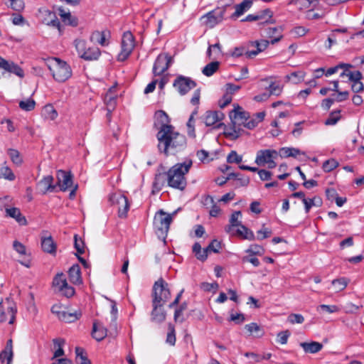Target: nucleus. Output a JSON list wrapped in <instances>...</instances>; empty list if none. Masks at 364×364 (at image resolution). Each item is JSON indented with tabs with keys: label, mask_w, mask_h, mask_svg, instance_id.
Masks as SVG:
<instances>
[{
	"label": "nucleus",
	"mask_w": 364,
	"mask_h": 364,
	"mask_svg": "<svg viewBox=\"0 0 364 364\" xmlns=\"http://www.w3.org/2000/svg\"><path fill=\"white\" fill-rule=\"evenodd\" d=\"M107 329L99 322H94L92 331V337L98 341L103 340L107 336Z\"/></svg>",
	"instance_id": "a878e982"
},
{
	"label": "nucleus",
	"mask_w": 364,
	"mask_h": 364,
	"mask_svg": "<svg viewBox=\"0 0 364 364\" xmlns=\"http://www.w3.org/2000/svg\"><path fill=\"white\" fill-rule=\"evenodd\" d=\"M81 315L80 311H75V313L63 311L60 316V319L67 323H72L79 319Z\"/></svg>",
	"instance_id": "e433bc0d"
},
{
	"label": "nucleus",
	"mask_w": 364,
	"mask_h": 364,
	"mask_svg": "<svg viewBox=\"0 0 364 364\" xmlns=\"http://www.w3.org/2000/svg\"><path fill=\"white\" fill-rule=\"evenodd\" d=\"M252 6L250 2L245 0L239 4L235 6V11L232 14V18H236L242 16L245 12L248 11Z\"/></svg>",
	"instance_id": "72a5a7b5"
},
{
	"label": "nucleus",
	"mask_w": 364,
	"mask_h": 364,
	"mask_svg": "<svg viewBox=\"0 0 364 364\" xmlns=\"http://www.w3.org/2000/svg\"><path fill=\"white\" fill-rule=\"evenodd\" d=\"M221 248V243L218 241L217 240H213L209 245L206 247V250H208V253L213 252L215 253L219 252Z\"/></svg>",
	"instance_id": "e2e57ef3"
},
{
	"label": "nucleus",
	"mask_w": 364,
	"mask_h": 364,
	"mask_svg": "<svg viewBox=\"0 0 364 364\" xmlns=\"http://www.w3.org/2000/svg\"><path fill=\"white\" fill-rule=\"evenodd\" d=\"M338 166V162L334 159H331L323 162L322 168L325 172H330L335 169Z\"/></svg>",
	"instance_id": "09e8293b"
},
{
	"label": "nucleus",
	"mask_w": 364,
	"mask_h": 364,
	"mask_svg": "<svg viewBox=\"0 0 364 364\" xmlns=\"http://www.w3.org/2000/svg\"><path fill=\"white\" fill-rule=\"evenodd\" d=\"M220 63L213 61L207 64L203 69L202 73L204 75L210 77L213 75L219 68Z\"/></svg>",
	"instance_id": "4c0bfd02"
},
{
	"label": "nucleus",
	"mask_w": 364,
	"mask_h": 364,
	"mask_svg": "<svg viewBox=\"0 0 364 364\" xmlns=\"http://www.w3.org/2000/svg\"><path fill=\"white\" fill-rule=\"evenodd\" d=\"M348 284V280L345 277L333 279L332 284L334 287L336 291H341L346 289Z\"/></svg>",
	"instance_id": "79ce46f5"
},
{
	"label": "nucleus",
	"mask_w": 364,
	"mask_h": 364,
	"mask_svg": "<svg viewBox=\"0 0 364 364\" xmlns=\"http://www.w3.org/2000/svg\"><path fill=\"white\" fill-rule=\"evenodd\" d=\"M3 308L2 302L0 301V322L8 321L9 323H13L15 319L16 310L12 306H8L6 311H4Z\"/></svg>",
	"instance_id": "412c9836"
},
{
	"label": "nucleus",
	"mask_w": 364,
	"mask_h": 364,
	"mask_svg": "<svg viewBox=\"0 0 364 364\" xmlns=\"http://www.w3.org/2000/svg\"><path fill=\"white\" fill-rule=\"evenodd\" d=\"M272 16V12L270 9H267L262 11L258 12L256 14L247 15L242 21H255L259 20H263L264 23L269 22V18Z\"/></svg>",
	"instance_id": "a211bd4d"
},
{
	"label": "nucleus",
	"mask_w": 364,
	"mask_h": 364,
	"mask_svg": "<svg viewBox=\"0 0 364 364\" xmlns=\"http://www.w3.org/2000/svg\"><path fill=\"white\" fill-rule=\"evenodd\" d=\"M69 280L73 284H80L82 282L80 267L77 264H73L68 270Z\"/></svg>",
	"instance_id": "5701e85b"
},
{
	"label": "nucleus",
	"mask_w": 364,
	"mask_h": 364,
	"mask_svg": "<svg viewBox=\"0 0 364 364\" xmlns=\"http://www.w3.org/2000/svg\"><path fill=\"white\" fill-rule=\"evenodd\" d=\"M257 234L258 240H264L271 236L272 231L270 229L265 228L264 225H263L262 228L257 232Z\"/></svg>",
	"instance_id": "0e129e2a"
},
{
	"label": "nucleus",
	"mask_w": 364,
	"mask_h": 364,
	"mask_svg": "<svg viewBox=\"0 0 364 364\" xmlns=\"http://www.w3.org/2000/svg\"><path fill=\"white\" fill-rule=\"evenodd\" d=\"M245 330L255 338H261L264 335V331L262 326L257 323H251L245 326Z\"/></svg>",
	"instance_id": "cd10ccee"
},
{
	"label": "nucleus",
	"mask_w": 364,
	"mask_h": 364,
	"mask_svg": "<svg viewBox=\"0 0 364 364\" xmlns=\"http://www.w3.org/2000/svg\"><path fill=\"white\" fill-rule=\"evenodd\" d=\"M159 149L166 155L175 154L186 146V139L183 134L174 132L173 126H164L157 134Z\"/></svg>",
	"instance_id": "f257e3e1"
},
{
	"label": "nucleus",
	"mask_w": 364,
	"mask_h": 364,
	"mask_svg": "<svg viewBox=\"0 0 364 364\" xmlns=\"http://www.w3.org/2000/svg\"><path fill=\"white\" fill-rule=\"evenodd\" d=\"M166 183H168V171H161L158 169L153 182L154 188L159 191Z\"/></svg>",
	"instance_id": "aec40b11"
},
{
	"label": "nucleus",
	"mask_w": 364,
	"mask_h": 364,
	"mask_svg": "<svg viewBox=\"0 0 364 364\" xmlns=\"http://www.w3.org/2000/svg\"><path fill=\"white\" fill-rule=\"evenodd\" d=\"M308 30L304 26H296L293 29L291 30L290 33L294 37H301L304 36Z\"/></svg>",
	"instance_id": "680f3d73"
},
{
	"label": "nucleus",
	"mask_w": 364,
	"mask_h": 364,
	"mask_svg": "<svg viewBox=\"0 0 364 364\" xmlns=\"http://www.w3.org/2000/svg\"><path fill=\"white\" fill-rule=\"evenodd\" d=\"M188 134L191 137H196V132L194 127V117L190 116L187 122Z\"/></svg>",
	"instance_id": "338daca9"
},
{
	"label": "nucleus",
	"mask_w": 364,
	"mask_h": 364,
	"mask_svg": "<svg viewBox=\"0 0 364 364\" xmlns=\"http://www.w3.org/2000/svg\"><path fill=\"white\" fill-rule=\"evenodd\" d=\"M152 303L153 310L151 314V320L156 323H161L166 320V311L161 309L164 304H159V301L156 299L155 301H152Z\"/></svg>",
	"instance_id": "dca6fc26"
},
{
	"label": "nucleus",
	"mask_w": 364,
	"mask_h": 364,
	"mask_svg": "<svg viewBox=\"0 0 364 364\" xmlns=\"http://www.w3.org/2000/svg\"><path fill=\"white\" fill-rule=\"evenodd\" d=\"M317 310H321L323 311L327 312L328 314H332L335 312H338L339 311V309L336 305H326V304H321L318 306Z\"/></svg>",
	"instance_id": "052dcab7"
},
{
	"label": "nucleus",
	"mask_w": 364,
	"mask_h": 364,
	"mask_svg": "<svg viewBox=\"0 0 364 364\" xmlns=\"http://www.w3.org/2000/svg\"><path fill=\"white\" fill-rule=\"evenodd\" d=\"M230 118L231 119L233 124L237 123L243 124L245 127V123L248 122L250 118V114L242 110V107L237 106L235 108L230 114Z\"/></svg>",
	"instance_id": "2eb2a0df"
},
{
	"label": "nucleus",
	"mask_w": 364,
	"mask_h": 364,
	"mask_svg": "<svg viewBox=\"0 0 364 364\" xmlns=\"http://www.w3.org/2000/svg\"><path fill=\"white\" fill-rule=\"evenodd\" d=\"M38 16L42 22L46 24V23H48L50 18H55V13L50 11L46 7H42L38 10Z\"/></svg>",
	"instance_id": "58836bf2"
},
{
	"label": "nucleus",
	"mask_w": 364,
	"mask_h": 364,
	"mask_svg": "<svg viewBox=\"0 0 364 364\" xmlns=\"http://www.w3.org/2000/svg\"><path fill=\"white\" fill-rule=\"evenodd\" d=\"M215 53V57L213 58H216L218 57V55H221L222 50H221V46L219 43H217L214 45L210 46L207 50V54L209 58H212V53Z\"/></svg>",
	"instance_id": "3c124183"
},
{
	"label": "nucleus",
	"mask_w": 364,
	"mask_h": 364,
	"mask_svg": "<svg viewBox=\"0 0 364 364\" xmlns=\"http://www.w3.org/2000/svg\"><path fill=\"white\" fill-rule=\"evenodd\" d=\"M8 154L10 156L11 161L14 164H16L17 165H19L21 164L22 159L20 157L19 152L17 150L13 149H9L8 150Z\"/></svg>",
	"instance_id": "864d4df0"
},
{
	"label": "nucleus",
	"mask_w": 364,
	"mask_h": 364,
	"mask_svg": "<svg viewBox=\"0 0 364 364\" xmlns=\"http://www.w3.org/2000/svg\"><path fill=\"white\" fill-rule=\"evenodd\" d=\"M153 297V301L156 299L159 304L164 305L171 297L168 284L162 278L159 279L154 284Z\"/></svg>",
	"instance_id": "423d86ee"
},
{
	"label": "nucleus",
	"mask_w": 364,
	"mask_h": 364,
	"mask_svg": "<svg viewBox=\"0 0 364 364\" xmlns=\"http://www.w3.org/2000/svg\"><path fill=\"white\" fill-rule=\"evenodd\" d=\"M109 36V33L107 31H95L92 33L90 40L94 43H99L102 46H106L108 45L107 37Z\"/></svg>",
	"instance_id": "6ab92c4d"
},
{
	"label": "nucleus",
	"mask_w": 364,
	"mask_h": 364,
	"mask_svg": "<svg viewBox=\"0 0 364 364\" xmlns=\"http://www.w3.org/2000/svg\"><path fill=\"white\" fill-rule=\"evenodd\" d=\"M265 117L264 112H259L253 114L251 119L249 118L248 122L245 123V127L252 129L257 126V124L262 122Z\"/></svg>",
	"instance_id": "c756f323"
},
{
	"label": "nucleus",
	"mask_w": 364,
	"mask_h": 364,
	"mask_svg": "<svg viewBox=\"0 0 364 364\" xmlns=\"http://www.w3.org/2000/svg\"><path fill=\"white\" fill-rule=\"evenodd\" d=\"M174 215L175 212L169 214L163 210H159L156 213L153 225L154 231L160 240L165 241Z\"/></svg>",
	"instance_id": "7ed1b4c3"
},
{
	"label": "nucleus",
	"mask_w": 364,
	"mask_h": 364,
	"mask_svg": "<svg viewBox=\"0 0 364 364\" xmlns=\"http://www.w3.org/2000/svg\"><path fill=\"white\" fill-rule=\"evenodd\" d=\"M109 201L113 205L117 206L119 217L124 218L127 216L129 204L125 196L120 192L114 193L109 196Z\"/></svg>",
	"instance_id": "6e6552de"
},
{
	"label": "nucleus",
	"mask_w": 364,
	"mask_h": 364,
	"mask_svg": "<svg viewBox=\"0 0 364 364\" xmlns=\"http://www.w3.org/2000/svg\"><path fill=\"white\" fill-rule=\"evenodd\" d=\"M271 43L267 40H262L260 41H255L252 43V46H255L257 49L253 50H247L245 55L247 58H252L257 55L260 52L263 51L267 48L268 45Z\"/></svg>",
	"instance_id": "b1692460"
},
{
	"label": "nucleus",
	"mask_w": 364,
	"mask_h": 364,
	"mask_svg": "<svg viewBox=\"0 0 364 364\" xmlns=\"http://www.w3.org/2000/svg\"><path fill=\"white\" fill-rule=\"evenodd\" d=\"M172 58L168 54H160L156 58L153 67V73L155 76L161 75L169 67Z\"/></svg>",
	"instance_id": "f8f14e48"
},
{
	"label": "nucleus",
	"mask_w": 364,
	"mask_h": 364,
	"mask_svg": "<svg viewBox=\"0 0 364 364\" xmlns=\"http://www.w3.org/2000/svg\"><path fill=\"white\" fill-rule=\"evenodd\" d=\"M269 90L270 95H279L282 92V88L278 84L271 82L269 85Z\"/></svg>",
	"instance_id": "774afa93"
},
{
	"label": "nucleus",
	"mask_w": 364,
	"mask_h": 364,
	"mask_svg": "<svg viewBox=\"0 0 364 364\" xmlns=\"http://www.w3.org/2000/svg\"><path fill=\"white\" fill-rule=\"evenodd\" d=\"M242 160V156L238 155L235 151H231L227 157V161L230 164H240Z\"/></svg>",
	"instance_id": "5fc2aeb1"
},
{
	"label": "nucleus",
	"mask_w": 364,
	"mask_h": 364,
	"mask_svg": "<svg viewBox=\"0 0 364 364\" xmlns=\"http://www.w3.org/2000/svg\"><path fill=\"white\" fill-rule=\"evenodd\" d=\"M67 283V280L63 273L58 274L53 282V285L58 289V291L65 287Z\"/></svg>",
	"instance_id": "49530a36"
},
{
	"label": "nucleus",
	"mask_w": 364,
	"mask_h": 364,
	"mask_svg": "<svg viewBox=\"0 0 364 364\" xmlns=\"http://www.w3.org/2000/svg\"><path fill=\"white\" fill-rule=\"evenodd\" d=\"M157 122L161 124L160 128H163L164 126H169L167 124L168 122V116L163 110H159L155 114Z\"/></svg>",
	"instance_id": "c03bdc74"
},
{
	"label": "nucleus",
	"mask_w": 364,
	"mask_h": 364,
	"mask_svg": "<svg viewBox=\"0 0 364 364\" xmlns=\"http://www.w3.org/2000/svg\"><path fill=\"white\" fill-rule=\"evenodd\" d=\"M54 178L52 176L48 175L44 176L38 183V186L41 191L46 194L47 193H53L55 191L56 186L53 184Z\"/></svg>",
	"instance_id": "f3484780"
},
{
	"label": "nucleus",
	"mask_w": 364,
	"mask_h": 364,
	"mask_svg": "<svg viewBox=\"0 0 364 364\" xmlns=\"http://www.w3.org/2000/svg\"><path fill=\"white\" fill-rule=\"evenodd\" d=\"M341 110H334L329 114L328 117L326 119L324 124L326 126L335 125L341 118Z\"/></svg>",
	"instance_id": "ea45409f"
},
{
	"label": "nucleus",
	"mask_w": 364,
	"mask_h": 364,
	"mask_svg": "<svg viewBox=\"0 0 364 364\" xmlns=\"http://www.w3.org/2000/svg\"><path fill=\"white\" fill-rule=\"evenodd\" d=\"M6 71L12 73L20 77L24 76V72L18 65L14 63H9Z\"/></svg>",
	"instance_id": "8fccbe9b"
},
{
	"label": "nucleus",
	"mask_w": 364,
	"mask_h": 364,
	"mask_svg": "<svg viewBox=\"0 0 364 364\" xmlns=\"http://www.w3.org/2000/svg\"><path fill=\"white\" fill-rule=\"evenodd\" d=\"M42 116L49 120H55L58 117V112L52 105H46L43 107Z\"/></svg>",
	"instance_id": "7c9ffc66"
},
{
	"label": "nucleus",
	"mask_w": 364,
	"mask_h": 364,
	"mask_svg": "<svg viewBox=\"0 0 364 364\" xmlns=\"http://www.w3.org/2000/svg\"><path fill=\"white\" fill-rule=\"evenodd\" d=\"M6 216L14 218L21 225H26V218L21 213L17 208H9L6 209Z\"/></svg>",
	"instance_id": "393cba45"
},
{
	"label": "nucleus",
	"mask_w": 364,
	"mask_h": 364,
	"mask_svg": "<svg viewBox=\"0 0 364 364\" xmlns=\"http://www.w3.org/2000/svg\"><path fill=\"white\" fill-rule=\"evenodd\" d=\"M0 178H4L9 181H14L15 179V175L10 168L5 166L0 168Z\"/></svg>",
	"instance_id": "de8ad7c7"
},
{
	"label": "nucleus",
	"mask_w": 364,
	"mask_h": 364,
	"mask_svg": "<svg viewBox=\"0 0 364 364\" xmlns=\"http://www.w3.org/2000/svg\"><path fill=\"white\" fill-rule=\"evenodd\" d=\"M267 35L269 38H272L270 41L271 44H274L279 42L282 38L281 28H268L267 29Z\"/></svg>",
	"instance_id": "2f4dec72"
},
{
	"label": "nucleus",
	"mask_w": 364,
	"mask_h": 364,
	"mask_svg": "<svg viewBox=\"0 0 364 364\" xmlns=\"http://www.w3.org/2000/svg\"><path fill=\"white\" fill-rule=\"evenodd\" d=\"M301 154L299 149L291 147H283L279 149V154L282 158L296 157Z\"/></svg>",
	"instance_id": "c9c22d12"
},
{
	"label": "nucleus",
	"mask_w": 364,
	"mask_h": 364,
	"mask_svg": "<svg viewBox=\"0 0 364 364\" xmlns=\"http://www.w3.org/2000/svg\"><path fill=\"white\" fill-rule=\"evenodd\" d=\"M75 46L79 56L85 60H96L101 55L100 50L97 47L87 48L85 40L76 39Z\"/></svg>",
	"instance_id": "39448f33"
},
{
	"label": "nucleus",
	"mask_w": 364,
	"mask_h": 364,
	"mask_svg": "<svg viewBox=\"0 0 364 364\" xmlns=\"http://www.w3.org/2000/svg\"><path fill=\"white\" fill-rule=\"evenodd\" d=\"M173 85L180 95H184L196 87V82L191 77L180 75L175 79Z\"/></svg>",
	"instance_id": "9b49d317"
},
{
	"label": "nucleus",
	"mask_w": 364,
	"mask_h": 364,
	"mask_svg": "<svg viewBox=\"0 0 364 364\" xmlns=\"http://www.w3.org/2000/svg\"><path fill=\"white\" fill-rule=\"evenodd\" d=\"M42 250L47 253L55 255L56 252V244L50 235L41 237Z\"/></svg>",
	"instance_id": "4be33fe9"
},
{
	"label": "nucleus",
	"mask_w": 364,
	"mask_h": 364,
	"mask_svg": "<svg viewBox=\"0 0 364 364\" xmlns=\"http://www.w3.org/2000/svg\"><path fill=\"white\" fill-rule=\"evenodd\" d=\"M58 183L60 190L65 191L73 186L72 175L69 172L60 170L57 173Z\"/></svg>",
	"instance_id": "4468645a"
},
{
	"label": "nucleus",
	"mask_w": 364,
	"mask_h": 364,
	"mask_svg": "<svg viewBox=\"0 0 364 364\" xmlns=\"http://www.w3.org/2000/svg\"><path fill=\"white\" fill-rule=\"evenodd\" d=\"M10 1V6L16 11H21L23 10L25 4L23 0H9Z\"/></svg>",
	"instance_id": "bf43d9fd"
},
{
	"label": "nucleus",
	"mask_w": 364,
	"mask_h": 364,
	"mask_svg": "<svg viewBox=\"0 0 364 364\" xmlns=\"http://www.w3.org/2000/svg\"><path fill=\"white\" fill-rule=\"evenodd\" d=\"M192 166L191 159L186 160L183 163H178L168 171V186L183 191L186 187V178L185 175L188 173Z\"/></svg>",
	"instance_id": "f03ea898"
},
{
	"label": "nucleus",
	"mask_w": 364,
	"mask_h": 364,
	"mask_svg": "<svg viewBox=\"0 0 364 364\" xmlns=\"http://www.w3.org/2000/svg\"><path fill=\"white\" fill-rule=\"evenodd\" d=\"M224 117V114L220 111L208 110L203 114L202 119L207 127L215 126V128L219 129L224 125L221 122Z\"/></svg>",
	"instance_id": "9d476101"
},
{
	"label": "nucleus",
	"mask_w": 364,
	"mask_h": 364,
	"mask_svg": "<svg viewBox=\"0 0 364 364\" xmlns=\"http://www.w3.org/2000/svg\"><path fill=\"white\" fill-rule=\"evenodd\" d=\"M246 252L253 255H262L264 254V250L262 246L255 244L251 245Z\"/></svg>",
	"instance_id": "6e6d98bb"
},
{
	"label": "nucleus",
	"mask_w": 364,
	"mask_h": 364,
	"mask_svg": "<svg viewBox=\"0 0 364 364\" xmlns=\"http://www.w3.org/2000/svg\"><path fill=\"white\" fill-rule=\"evenodd\" d=\"M235 235L244 240H254L255 239V235L252 230L248 229L243 225L237 227Z\"/></svg>",
	"instance_id": "c85d7f7f"
},
{
	"label": "nucleus",
	"mask_w": 364,
	"mask_h": 364,
	"mask_svg": "<svg viewBox=\"0 0 364 364\" xmlns=\"http://www.w3.org/2000/svg\"><path fill=\"white\" fill-rule=\"evenodd\" d=\"M290 334L288 330L279 332L277 334V341L282 345L287 344Z\"/></svg>",
	"instance_id": "69168bd1"
},
{
	"label": "nucleus",
	"mask_w": 364,
	"mask_h": 364,
	"mask_svg": "<svg viewBox=\"0 0 364 364\" xmlns=\"http://www.w3.org/2000/svg\"><path fill=\"white\" fill-rule=\"evenodd\" d=\"M193 252L196 258L200 261H205L208 257V250L206 248L202 250L201 245L198 242L193 245Z\"/></svg>",
	"instance_id": "f704fd0d"
},
{
	"label": "nucleus",
	"mask_w": 364,
	"mask_h": 364,
	"mask_svg": "<svg viewBox=\"0 0 364 364\" xmlns=\"http://www.w3.org/2000/svg\"><path fill=\"white\" fill-rule=\"evenodd\" d=\"M105 102L107 106V117H110L111 109H113L116 105V98L110 93H107L105 96Z\"/></svg>",
	"instance_id": "a18cd8bd"
},
{
	"label": "nucleus",
	"mask_w": 364,
	"mask_h": 364,
	"mask_svg": "<svg viewBox=\"0 0 364 364\" xmlns=\"http://www.w3.org/2000/svg\"><path fill=\"white\" fill-rule=\"evenodd\" d=\"M278 153L273 149L259 150L256 156L255 163L259 166H264L271 159H275Z\"/></svg>",
	"instance_id": "ddd939ff"
},
{
	"label": "nucleus",
	"mask_w": 364,
	"mask_h": 364,
	"mask_svg": "<svg viewBox=\"0 0 364 364\" xmlns=\"http://www.w3.org/2000/svg\"><path fill=\"white\" fill-rule=\"evenodd\" d=\"M135 46L134 37L129 31L124 33L121 47V52L118 54L117 60L119 61H124L132 53Z\"/></svg>",
	"instance_id": "0eeeda50"
},
{
	"label": "nucleus",
	"mask_w": 364,
	"mask_h": 364,
	"mask_svg": "<svg viewBox=\"0 0 364 364\" xmlns=\"http://www.w3.org/2000/svg\"><path fill=\"white\" fill-rule=\"evenodd\" d=\"M13 248L20 255H26V246L18 240L14 241Z\"/></svg>",
	"instance_id": "13d9d810"
},
{
	"label": "nucleus",
	"mask_w": 364,
	"mask_h": 364,
	"mask_svg": "<svg viewBox=\"0 0 364 364\" xmlns=\"http://www.w3.org/2000/svg\"><path fill=\"white\" fill-rule=\"evenodd\" d=\"M48 66L55 80L59 82L66 81L72 75V70L69 65L59 58L52 59Z\"/></svg>",
	"instance_id": "20e7f679"
},
{
	"label": "nucleus",
	"mask_w": 364,
	"mask_h": 364,
	"mask_svg": "<svg viewBox=\"0 0 364 364\" xmlns=\"http://www.w3.org/2000/svg\"><path fill=\"white\" fill-rule=\"evenodd\" d=\"M242 213L240 211H235L230 216V225L225 227V231L228 233H230L232 230L233 228L241 225V222L239 220V218L241 217Z\"/></svg>",
	"instance_id": "473e14b6"
},
{
	"label": "nucleus",
	"mask_w": 364,
	"mask_h": 364,
	"mask_svg": "<svg viewBox=\"0 0 364 364\" xmlns=\"http://www.w3.org/2000/svg\"><path fill=\"white\" fill-rule=\"evenodd\" d=\"M36 102L32 99H28L19 102V107L25 111H31L35 108Z\"/></svg>",
	"instance_id": "603ef678"
},
{
	"label": "nucleus",
	"mask_w": 364,
	"mask_h": 364,
	"mask_svg": "<svg viewBox=\"0 0 364 364\" xmlns=\"http://www.w3.org/2000/svg\"><path fill=\"white\" fill-rule=\"evenodd\" d=\"M225 8L213 10L201 17L203 23L209 28H213L224 18Z\"/></svg>",
	"instance_id": "1a4fd4ad"
},
{
	"label": "nucleus",
	"mask_w": 364,
	"mask_h": 364,
	"mask_svg": "<svg viewBox=\"0 0 364 364\" xmlns=\"http://www.w3.org/2000/svg\"><path fill=\"white\" fill-rule=\"evenodd\" d=\"M305 73L303 71L293 72L290 73L287 77L294 84H298L304 80Z\"/></svg>",
	"instance_id": "37998d69"
},
{
	"label": "nucleus",
	"mask_w": 364,
	"mask_h": 364,
	"mask_svg": "<svg viewBox=\"0 0 364 364\" xmlns=\"http://www.w3.org/2000/svg\"><path fill=\"white\" fill-rule=\"evenodd\" d=\"M176 331L174 326L169 323L168 326V333L166 336V342L168 345L173 346L176 344Z\"/></svg>",
	"instance_id": "a19ab883"
},
{
	"label": "nucleus",
	"mask_w": 364,
	"mask_h": 364,
	"mask_svg": "<svg viewBox=\"0 0 364 364\" xmlns=\"http://www.w3.org/2000/svg\"><path fill=\"white\" fill-rule=\"evenodd\" d=\"M287 321L291 324L302 323L304 321V318L301 314H291L288 316Z\"/></svg>",
	"instance_id": "4d7b16f0"
},
{
	"label": "nucleus",
	"mask_w": 364,
	"mask_h": 364,
	"mask_svg": "<svg viewBox=\"0 0 364 364\" xmlns=\"http://www.w3.org/2000/svg\"><path fill=\"white\" fill-rule=\"evenodd\" d=\"M300 346L306 353H316L319 352L323 348V345L316 341H311L309 343L302 342L300 343Z\"/></svg>",
	"instance_id": "bb28decb"
}]
</instances>
